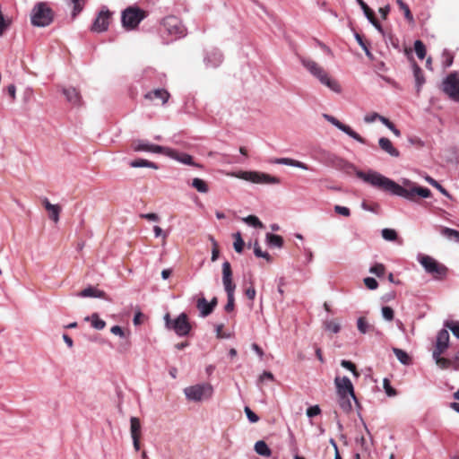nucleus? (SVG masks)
<instances>
[{
  "label": "nucleus",
  "instance_id": "dca6fc26",
  "mask_svg": "<svg viewBox=\"0 0 459 459\" xmlns=\"http://www.w3.org/2000/svg\"><path fill=\"white\" fill-rule=\"evenodd\" d=\"M164 155L185 165L195 167L199 166L194 161L193 157L190 154L186 152H179L169 147H166Z\"/></svg>",
  "mask_w": 459,
  "mask_h": 459
},
{
  "label": "nucleus",
  "instance_id": "c85d7f7f",
  "mask_svg": "<svg viewBox=\"0 0 459 459\" xmlns=\"http://www.w3.org/2000/svg\"><path fill=\"white\" fill-rule=\"evenodd\" d=\"M440 233L443 237L455 243H459V231L448 227H442Z\"/></svg>",
  "mask_w": 459,
  "mask_h": 459
},
{
  "label": "nucleus",
  "instance_id": "de8ad7c7",
  "mask_svg": "<svg viewBox=\"0 0 459 459\" xmlns=\"http://www.w3.org/2000/svg\"><path fill=\"white\" fill-rule=\"evenodd\" d=\"M380 122L385 125L389 130H391L396 136L401 135V131L391 122L388 118L381 117Z\"/></svg>",
  "mask_w": 459,
  "mask_h": 459
},
{
  "label": "nucleus",
  "instance_id": "a211bd4d",
  "mask_svg": "<svg viewBox=\"0 0 459 459\" xmlns=\"http://www.w3.org/2000/svg\"><path fill=\"white\" fill-rule=\"evenodd\" d=\"M449 343V333L446 329H442L438 332L437 336V343L435 350L433 351V357H438L441 355L448 347Z\"/></svg>",
  "mask_w": 459,
  "mask_h": 459
},
{
  "label": "nucleus",
  "instance_id": "c756f323",
  "mask_svg": "<svg viewBox=\"0 0 459 459\" xmlns=\"http://www.w3.org/2000/svg\"><path fill=\"white\" fill-rule=\"evenodd\" d=\"M337 395H338V403H339V406L341 407V409L346 413L350 412L352 410V404H351L352 398L351 397V395H347V394H337Z\"/></svg>",
  "mask_w": 459,
  "mask_h": 459
},
{
  "label": "nucleus",
  "instance_id": "8fccbe9b",
  "mask_svg": "<svg viewBox=\"0 0 459 459\" xmlns=\"http://www.w3.org/2000/svg\"><path fill=\"white\" fill-rule=\"evenodd\" d=\"M254 254L256 257L265 258L266 260H270L271 256L267 252H264L257 240L254 243Z\"/></svg>",
  "mask_w": 459,
  "mask_h": 459
},
{
  "label": "nucleus",
  "instance_id": "603ef678",
  "mask_svg": "<svg viewBox=\"0 0 459 459\" xmlns=\"http://www.w3.org/2000/svg\"><path fill=\"white\" fill-rule=\"evenodd\" d=\"M357 4L360 6L363 13L367 19H369L371 15L374 14V12L368 7V5L363 0H355Z\"/></svg>",
  "mask_w": 459,
  "mask_h": 459
},
{
  "label": "nucleus",
  "instance_id": "e2e57ef3",
  "mask_svg": "<svg viewBox=\"0 0 459 459\" xmlns=\"http://www.w3.org/2000/svg\"><path fill=\"white\" fill-rule=\"evenodd\" d=\"M381 117H384L383 116L376 113V112H373V113H370V114H368L364 117V121L366 123H373L375 122L377 119H378L380 121V118Z\"/></svg>",
  "mask_w": 459,
  "mask_h": 459
},
{
  "label": "nucleus",
  "instance_id": "13d9d810",
  "mask_svg": "<svg viewBox=\"0 0 459 459\" xmlns=\"http://www.w3.org/2000/svg\"><path fill=\"white\" fill-rule=\"evenodd\" d=\"M244 411L251 423H255L259 420V417L248 406H246Z\"/></svg>",
  "mask_w": 459,
  "mask_h": 459
},
{
  "label": "nucleus",
  "instance_id": "e433bc0d",
  "mask_svg": "<svg viewBox=\"0 0 459 459\" xmlns=\"http://www.w3.org/2000/svg\"><path fill=\"white\" fill-rule=\"evenodd\" d=\"M191 186L202 194H205L209 191L206 182L199 178H195Z\"/></svg>",
  "mask_w": 459,
  "mask_h": 459
},
{
  "label": "nucleus",
  "instance_id": "774afa93",
  "mask_svg": "<svg viewBox=\"0 0 459 459\" xmlns=\"http://www.w3.org/2000/svg\"><path fill=\"white\" fill-rule=\"evenodd\" d=\"M292 160L293 159H290V158H277L273 160V163L291 167Z\"/></svg>",
  "mask_w": 459,
  "mask_h": 459
},
{
  "label": "nucleus",
  "instance_id": "473e14b6",
  "mask_svg": "<svg viewBox=\"0 0 459 459\" xmlns=\"http://www.w3.org/2000/svg\"><path fill=\"white\" fill-rule=\"evenodd\" d=\"M300 62L302 65L314 76L321 66L315 61L307 58H301Z\"/></svg>",
  "mask_w": 459,
  "mask_h": 459
},
{
  "label": "nucleus",
  "instance_id": "39448f33",
  "mask_svg": "<svg viewBox=\"0 0 459 459\" xmlns=\"http://www.w3.org/2000/svg\"><path fill=\"white\" fill-rule=\"evenodd\" d=\"M234 177L255 184L273 185L280 184L281 180L277 177L259 171H238L233 174Z\"/></svg>",
  "mask_w": 459,
  "mask_h": 459
},
{
  "label": "nucleus",
  "instance_id": "0eeeda50",
  "mask_svg": "<svg viewBox=\"0 0 459 459\" xmlns=\"http://www.w3.org/2000/svg\"><path fill=\"white\" fill-rule=\"evenodd\" d=\"M141 85L144 89H149L152 86H161L166 82V75L163 73L157 72L155 69H145L139 80Z\"/></svg>",
  "mask_w": 459,
  "mask_h": 459
},
{
  "label": "nucleus",
  "instance_id": "ddd939ff",
  "mask_svg": "<svg viewBox=\"0 0 459 459\" xmlns=\"http://www.w3.org/2000/svg\"><path fill=\"white\" fill-rule=\"evenodd\" d=\"M223 62V54L220 49L212 48L204 52V63L207 68H217Z\"/></svg>",
  "mask_w": 459,
  "mask_h": 459
},
{
  "label": "nucleus",
  "instance_id": "9d476101",
  "mask_svg": "<svg viewBox=\"0 0 459 459\" xmlns=\"http://www.w3.org/2000/svg\"><path fill=\"white\" fill-rule=\"evenodd\" d=\"M111 15L112 13L108 9V7L105 5L102 6L91 26V30L97 33L107 31L109 26Z\"/></svg>",
  "mask_w": 459,
  "mask_h": 459
},
{
  "label": "nucleus",
  "instance_id": "f03ea898",
  "mask_svg": "<svg viewBox=\"0 0 459 459\" xmlns=\"http://www.w3.org/2000/svg\"><path fill=\"white\" fill-rule=\"evenodd\" d=\"M54 12L46 2L37 3L30 13V22L34 27L44 28L54 20Z\"/></svg>",
  "mask_w": 459,
  "mask_h": 459
},
{
  "label": "nucleus",
  "instance_id": "5701e85b",
  "mask_svg": "<svg viewBox=\"0 0 459 459\" xmlns=\"http://www.w3.org/2000/svg\"><path fill=\"white\" fill-rule=\"evenodd\" d=\"M340 131L343 132L355 141L359 142L362 144H368L367 140L360 136L357 132H355L350 126H347L342 122L339 123V126H337Z\"/></svg>",
  "mask_w": 459,
  "mask_h": 459
},
{
  "label": "nucleus",
  "instance_id": "bb28decb",
  "mask_svg": "<svg viewBox=\"0 0 459 459\" xmlns=\"http://www.w3.org/2000/svg\"><path fill=\"white\" fill-rule=\"evenodd\" d=\"M129 165L132 168H149L153 169H159V166L155 162L141 158L131 160Z\"/></svg>",
  "mask_w": 459,
  "mask_h": 459
},
{
  "label": "nucleus",
  "instance_id": "a18cd8bd",
  "mask_svg": "<svg viewBox=\"0 0 459 459\" xmlns=\"http://www.w3.org/2000/svg\"><path fill=\"white\" fill-rule=\"evenodd\" d=\"M244 222L254 228H263L264 225L261 221L255 215H248L242 219Z\"/></svg>",
  "mask_w": 459,
  "mask_h": 459
},
{
  "label": "nucleus",
  "instance_id": "37998d69",
  "mask_svg": "<svg viewBox=\"0 0 459 459\" xmlns=\"http://www.w3.org/2000/svg\"><path fill=\"white\" fill-rule=\"evenodd\" d=\"M414 50L419 59H424V57L426 56V47L421 40H415Z\"/></svg>",
  "mask_w": 459,
  "mask_h": 459
},
{
  "label": "nucleus",
  "instance_id": "393cba45",
  "mask_svg": "<svg viewBox=\"0 0 459 459\" xmlns=\"http://www.w3.org/2000/svg\"><path fill=\"white\" fill-rule=\"evenodd\" d=\"M78 296L82 298H103L105 292L94 286H89L79 292Z\"/></svg>",
  "mask_w": 459,
  "mask_h": 459
},
{
  "label": "nucleus",
  "instance_id": "412c9836",
  "mask_svg": "<svg viewBox=\"0 0 459 459\" xmlns=\"http://www.w3.org/2000/svg\"><path fill=\"white\" fill-rule=\"evenodd\" d=\"M62 92L65 96L66 100L72 105L79 106L81 104V95L75 88H63Z\"/></svg>",
  "mask_w": 459,
  "mask_h": 459
},
{
  "label": "nucleus",
  "instance_id": "4d7b16f0",
  "mask_svg": "<svg viewBox=\"0 0 459 459\" xmlns=\"http://www.w3.org/2000/svg\"><path fill=\"white\" fill-rule=\"evenodd\" d=\"M364 284L370 290H376L378 286L377 281L373 277H366L364 279Z\"/></svg>",
  "mask_w": 459,
  "mask_h": 459
},
{
  "label": "nucleus",
  "instance_id": "864d4df0",
  "mask_svg": "<svg viewBox=\"0 0 459 459\" xmlns=\"http://www.w3.org/2000/svg\"><path fill=\"white\" fill-rule=\"evenodd\" d=\"M341 366L348 370H351L355 377H358L359 376V373L357 371L355 365L351 361L342 359L341 361Z\"/></svg>",
  "mask_w": 459,
  "mask_h": 459
},
{
  "label": "nucleus",
  "instance_id": "6ab92c4d",
  "mask_svg": "<svg viewBox=\"0 0 459 459\" xmlns=\"http://www.w3.org/2000/svg\"><path fill=\"white\" fill-rule=\"evenodd\" d=\"M222 284L225 291L235 290L236 284L232 280V270L229 261L222 264Z\"/></svg>",
  "mask_w": 459,
  "mask_h": 459
},
{
  "label": "nucleus",
  "instance_id": "c9c22d12",
  "mask_svg": "<svg viewBox=\"0 0 459 459\" xmlns=\"http://www.w3.org/2000/svg\"><path fill=\"white\" fill-rule=\"evenodd\" d=\"M130 432L131 437H140L141 423L140 420L136 417H131L130 419Z\"/></svg>",
  "mask_w": 459,
  "mask_h": 459
},
{
  "label": "nucleus",
  "instance_id": "052dcab7",
  "mask_svg": "<svg viewBox=\"0 0 459 459\" xmlns=\"http://www.w3.org/2000/svg\"><path fill=\"white\" fill-rule=\"evenodd\" d=\"M320 413H321V409L318 405L309 406L307 409V416L308 418H313L315 416L319 415Z\"/></svg>",
  "mask_w": 459,
  "mask_h": 459
},
{
  "label": "nucleus",
  "instance_id": "2eb2a0df",
  "mask_svg": "<svg viewBox=\"0 0 459 459\" xmlns=\"http://www.w3.org/2000/svg\"><path fill=\"white\" fill-rule=\"evenodd\" d=\"M314 77L316 78L320 83L329 88L331 91L340 93L342 91V88L337 81L331 78L327 72L321 67L316 74H314Z\"/></svg>",
  "mask_w": 459,
  "mask_h": 459
},
{
  "label": "nucleus",
  "instance_id": "20e7f679",
  "mask_svg": "<svg viewBox=\"0 0 459 459\" xmlns=\"http://www.w3.org/2000/svg\"><path fill=\"white\" fill-rule=\"evenodd\" d=\"M146 17V13L139 7H127L121 14L122 26L126 30L135 29L140 22Z\"/></svg>",
  "mask_w": 459,
  "mask_h": 459
},
{
  "label": "nucleus",
  "instance_id": "09e8293b",
  "mask_svg": "<svg viewBox=\"0 0 459 459\" xmlns=\"http://www.w3.org/2000/svg\"><path fill=\"white\" fill-rule=\"evenodd\" d=\"M426 181L429 182L432 186L436 187L444 195H446L447 197L450 196L448 191L446 188H444L437 180H435L431 177H427Z\"/></svg>",
  "mask_w": 459,
  "mask_h": 459
},
{
  "label": "nucleus",
  "instance_id": "f257e3e1",
  "mask_svg": "<svg viewBox=\"0 0 459 459\" xmlns=\"http://www.w3.org/2000/svg\"><path fill=\"white\" fill-rule=\"evenodd\" d=\"M356 176L374 187L409 201H415L416 195L421 198H429L431 196V191L428 187L413 185L411 187L405 188L389 178L372 169L367 172L358 170L356 171Z\"/></svg>",
  "mask_w": 459,
  "mask_h": 459
},
{
  "label": "nucleus",
  "instance_id": "4468645a",
  "mask_svg": "<svg viewBox=\"0 0 459 459\" xmlns=\"http://www.w3.org/2000/svg\"><path fill=\"white\" fill-rule=\"evenodd\" d=\"M334 384L336 385L337 394L351 395L355 403L358 402L355 396L353 385L348 377H335Z\"/></svg>",
  "mask_w": 459,
  "mask_h": 459
},
{
  "label": "nucleus",
  "instance_id": "6e6d98bb",
  "mask_svg": "<svg viewBox=\"0 0 459 459\" xmlns=\"http://www.w3.org/2000/svg\"><path fill=\"white\" fill-rule=\"evenodd\" d=\"M210 239L212 242V249L211 260L212 262H215L219 258V255H220V251H219V248H218V243L216 242V240L214 239L213 237H211Z\"/></svg>",
  "mask_w": 459,
  "mask_h": 459
},
{
  "label": "nucleus",
  "instance_id": "4be33fe9",
  "mask_svg": "<svg viewBox=\"0 0 459 459\" xmlns=\"http://www.w3.org/2000/svg\"><path fill=\"white\" fill-rule=\"evenodd\" d=\"M340 131L343 132L355 141L359 142L362 144H368L367 140L360 136L357 132H355L350 126H347L342 122L339 123V126H337Z\"/></svg>",
  "mask_w": 459,
  "mask_h": 459
},
{
  "label": "nucleus",
  "instance_id": "338daca9",
  "mask_svg": "<svg viewBox=\"0 0 459 459\" xmlns=\"http://www.w3.org/2000/svg\"><path fill=\"white\" fill-rule=\"evenodd\" d=\"M110 332L113 334L118 335L121 338H126V337L124 329L121 326H119V325L112 326L111 329H110Z\"/></svg>",
  "mask_w": 459,
  "mask_h": 459
},
{
  "label": "nucleus",
  "instance_id": "0e129e2a",
  "mask_svg": "<svg viewBox=\"0 0 459 459\" xmlns=\"http://www.w3.org/2000/svg\"><path fill=\"white\" fill-rule=\"evenodd\" d=\"M436 363L442 368H446L450 365V361L445 358H442L441 355H438V357H433Z\"/></svg>",
  "mask_w": 459,
  "mask_h": 459
},
{
  "label": "nucleus",
  "instance_id": "b1692460",
  "mask_svg": "<svg viewBox=\"0 0 459 459\" xmlns=\"http://www.w3.org/2000/svg\"><path fill=\"white\" fill-rule=\"evenodd\" d=\"M43 205L46 208V210L49 212V218L53 221L57 222L59 221V214L61 212L60 207L57 204H50L48 198H44Z\"/></svg>",
  "mask_w": 459,
  "mask_h": 459
},
{
  "label": "nucleus",
  "instance_id": "a19ab883",
  "mask_svg": "<svg viewBox=\"0 0 459 459\" xmlns=\"http://www.w3.org/2000/svg\"><path fill=\"white\" fill-rule=\"evenodd\" d=\"M396 4H398L399 8L403 11L404 13V18L409 22H413V15L411 13V10L406 3H404L403 0H396Z\"/></svg>",
  "mask_w": 459,
  "mask_h": 459
},
{
  "label": "nucleus",
  "instance_id": "cd10ccee",
  "mask_svg": "<svg viewBox=\"0 0 459 459\" xmlns=\"http://www.w3.org/2000/svg\"><path fill=\"white\" fill-rule=\"evenodd\" d=\"M265 240H266V244L270 247L281 248L283 246V238L280 235H276L273 233H266Z\"/></svg>",
  "mask_w": 459,
  "mask_h": 459
},
{
  "label": "nucleus",
  "instance_id": "79ce46f5",
  "mask_svg": "<svg viewBox=\"0 0 459 459\" xmlns=\"http://www.w3.org/2000/svg\"><path fill=\"white\" fill-rule=\"evenodd\" d=\"M234 243L233 247L237 253H242L245 246V242L242 239L241 233L236 232L233 234Z\"/></svg>",
  "mask_w": 459,
  "mask_h": 459
},
{
  "label": "nucleus",
  "instance_id": "bf43d9fd",
  "mask_svg": "<svg viewBox=\"0 0 459 459\" xmlns=\"http://www.w3.org/2000/svg\"><path fill=\"white\" fill-rule=\"evenodd\" d=\"M375 28L376 30L385 36V30L379 22L375 18V14L371 15L369 19H367Z\"/></svg>",
  "mask_w": 459,
  "mask_h": 459
},
{
  "label": "nucleus",
  "instance_id": "ea45409f",
  "mask_svg": "<svg viewBox=\"0 0 459 459\" xmlns=\"http://www.w3.org/2000/svg\"><path fill=\"white\" fill-rule=\"evenodd\" d=\"M324 326L326 331L332 333H337L341 329V325L336 320H325L324 322Z\"/></svg>",
  "mask_w": 459,
  "mask_h": 459
},
{
  "label": "nucleus",
  "instance_id": "2f4dec72",
  "mask_svg": "<svg viewBox=\"0 0 459 459\" xmlns=\"http://www.w3.org/2000/svg\"><path fill=\"white\" fill-rule=\"evenodd\" d=\"M196 307L200 311L201 316H209L213 311L210 307L209 302L204 297H201L197 299Z\"/></svg>",
  "mask_w": 459,
  "mask_h": 459
},
{
  "label": "nucleus",
  "instance_id": "7c9ffc66",
  "mask_svg": "<svg viewBox=\"0 0 459 459\" xmlns=\"http://www.w3.org/2000/svg\"><path fill=\"white\" fill-rule=\"evenodd\" d=\"M255 451L257 455L269 457L272 455V451L264 440H259L255 444Z\"/></svg>",
  "mask_w": 459,
  "mask_h": 459
},
{
  "label": "nucleus",
  "instance_id": "6e6552de",
  "mask_svg": "<svg viewBox=\"0 0 459 459\" xmlns=\"http://www.w3.org/2000/svg\"><path fill=\"white\" fill-rule=\"evenodd\" d=\"M162 25L166 31L175 39H181L186 35V28L177 16L165 17L162 20Z\"/></svg>",
  "mask_w": 459,
  "mask_h": 459
},
{
  "label": "nucleus",
  "instance_id": "7ed1b4c3",
  "mask_svg": "<svg viewBox=\"0 0 459 459\" xmlns=\"http://www.w3.org/2000/svg\"><path fill=\"white\" fill-rule=\"evenodd\" d=\"M417 261L421 264L427 273L432 274L436 279H444L447 275L448 269L446 265L438 263L432 256L419 254Z\"/></svg>",
  "mask_w": 459,
  "mask_h": 459
},
{
  "label": "nucleus",
  "instance_id": "c03bdc74",
  "mask_svg": "<svg viewBox=\"0 0 459 459\" xmlns=\"http://www.w3.org/2000/svg\"><path fill=\"white\" fill-rule=\"evenodd\" d=\"M369 273L375 274L378 278H383L385 273V267L383 264L377 263L370 266Z\"/></svg>",
  "mask_w": 459,
  "mask_h": 459
},
{
  "label": "nucleus",
  "instance_id": "9b49d317",
  "mask_svg": "<svg viewBox=\"0 0 459 459\" xmlns=\"http://www.w3.org/2000/svg\"><path fill=\"white\" fill-rule=\"evenodd\" d=\"M166 326L172 329L178 335H186L190 331V324L187 317H164Z\"/></svg>",
  "mask_w": 459,
  "mask_h": 459
},
{
  "label": "nucleus",
  "instance_id": "69168bd1",
  "mask_svg": "<svg viewBox=\"0 0 459 459\" xmlns=\"http://www.w3.org/2000/svg\"><path fill=\"white\" fill-rule=\"evenodd\" d=\"M106 323L100 317H93V320L91 321V325L98 330L103 329Z\"/></svg>",
  "mask_w": 459,
  "mask_h": 459
},
{
  "label": "nucleus",
  "instance_id": "f3484780",
  "mask_svg": "<svg viewBox=\"0 0 459 459\" xmlns=\"http://www.w3.org/2000/svg\"><path fill=\"white\" fill-rule=\"evenodd\" d=\"M143 97L146 100H149L151 102H154L155 100H160L162 105H165L168 102V100L170 97V94L164 88H155L153 90L147 91L143 95Z\"/></svg>",
  "mask_w": 459,
  "mask_h": 459
},
{
  "label": "nucleus",
  "instance_id": "58836bf2",
  "mask_svg": "<svg viewBox=\"0 0 459 459\" xmlns=\"http://www.w3.org/2000/svg\"><path fill=\"white\" fill-rule=\"evenodd\" d=\"M393 351L396 356L397 359L403 365H408L411 361V359L408 353L401 349L394 348Z\"/></svg>",
  "mask_w": 459,
  "mask_h": 459
},
{
  "label": "nucleus",
  "instance_id": "680f3d73",
  "mask_svg": "<svg viewBox=\"0 0 459 459\" xmlns=\"http://www.w3.org/2000/svg\"><path fill=\"white\" fill-rule=\"evenodd\" d=\"M334 212L340 215L348 217L351 215V211L348 207L341 206V205H335L334 206Z\"/></svg>",
  "mask_w": 459,
  "mask_h": 459
},
{
  "label": "nucleus",
  "instance_id": "4c0bfd02",
  "mask_svg": "<svg viewBox=\"0 0 459 459\" xmlns=\"http://www.w3.org/2000/svg\"><path fill=\"white\" fill-rule=\"evenodd\" d=\"M227 294V303L224 306V311L226 313H231L235 306V290L225 291Z\"/></svg>",
  "mask_w": 459,
  "mask_h": 459
},
{
  "label": "nucleus",
  "instance_id": "a878e982",
  "mask_svg": "<svg viewBox=\"0 0 459 459\" xmlns=\"http://www.w3.org/2000/svg\"><path fill=\"white\" fill-rule=\"evenodd\" d=\"M413 76L416 82V89L419 92L425 83V77L422 69L414 62L412 64Z\"/></svg>",
  "mask_w": 459,
  "mask_h": 459
},
{
  "label": "nucleus",
  "instance_id": "f704fd0d",
  "mask_svg": "<svg viewBox=\"0 0 459 459\" xmlns=\"http://www.w3.org/2000/svg\"><path fill=\"white\" fill-rule=\"evenodd\" d=\"M354 38L357 41V43L360 46V48L364 50L365 52V55L366 56L370 59V60H373L374 59V56L373 54L371 53V51L369 50V48L368 46L365 43V41L363 40V38L362 36H360L358 32H355L354 34Z\"/></svg>",
  "mask_w": 459,
  "mask_h": 459
},
{
  "label": "nucleus",
  "instance_id": "72a5a7b5",
  "mask_svg": "<svg viewBox=\"0 0 459 459\" xmlns=\"http://www.w3.org/2000/svg\"><path fill=\"white\" fill-rule=\"evenodd\" d=\"M357 326L361 333H366L373 330V326L368 321V317H358Z\"/></svg>",
  "mask_w": 459,
  "mask_h": 459
},
{
  "label": "nucleus",
  "instance_id": "aec40b11",
  "mask_svg": "<svg viewBox=\"0 0 459 459\" xmlns=\"http://www.w3.org/2000/svg\"><path fill=\"white\" fill-rule=\"evenodd\" d=\"M378 144L381 150L391 157L398 158L400 156V152L393 145L392 142L388 138H379Z\"/></svg>",
  "mask_w": 459,
  "mask_h": 459
},
{
  "label": "nucleus",
  "instance_id": "5fc2aeb1",
  "mask_svg": "<svg viewBox=\"0 0 459 459\" xmlns=\"http://www.w3.org/2000/svg\"><path fill=\"white\" fill-rule=\"evenodd\" d=\"M223 325H216V328H215V332H216V336L217 338L219 339H229L231 337V333L230 332H223Z\"/></svg>",
  "mask_w": 459,
  "mask_h": 459
},
{
  "label": "nucleus",
  "instance_id": "49530a36",
  "mask_svg": "<svg viewBox=\"0 0 459 459\" xmlns=\"http://www.w3.org/2000/svg\"><path fill=\"white\" fill-rule=\"evenodd\" d=\"M382 238L387 241H394L397 238V232L393 229H383L381 231Z\"/></svg>",
  "mask_w": 459,
  "mask_h": 459
},
{
  "label": "nucleus",
  "instance_id": "3c124183",
  "mask_svg": "<svg viewBox=\"0 0 459 459\" xmlns=\"http://www.w3.org/2000/svg\"><path fill=\"white\" fill-rule=\"evenodd\" d=\"M445 326L448 328L453 334L459 339V323L454 321H446Z\"/></svg>",
  "mask_w": 459,
  "mask_h": 459
},
{
  "label": "nucleus",
  "instance_id": "423d86ee",
  "mask_svg": "<svg viewBox=\"0 0 459 459\" xmlns=\"http://www.w3.org/2000/svg\"><path fill=\"white\" fill-rule=\"evenodd\" d=\"M184 394L189 401L201 402L212 397L213 388L209 383L197 384L186 387L184 389Z\"/></svg>",
  "mask_w": 459,
  "mask_h": 459
},
{
  "label": "nucleus",
  "instance_id": "1a4fd4ad",
  "mask_svg": "<svg viewBox=\"0 0 459 459\" xmlns=\"http://www.w3.org/2000/svg\"><path fill=\"white\" fill-rule=\"evenodd\" d=\"M442 91L453 100L459 101V74H449L443 81Z\"/></svg>",
  "mask_w": 459,
  "mask_h": 459
},
{
  "label": "nucleus",
  "instance_id": "f8f14e48",
  "mask_svg": "<svg viewBox=\"0 0 459 459\" xmlns=\"http://www.w3.org/2000/svg\"><path fill=\"white\" fill-rule=\"evenodd\" d=\"M133 150L136 152H145L152 153H165L166 146L151 143L146 140H135L133 143Z\"/></svg>",
  "mask_w": 459,
  "mask_h": 459
}]
</instances>
